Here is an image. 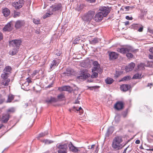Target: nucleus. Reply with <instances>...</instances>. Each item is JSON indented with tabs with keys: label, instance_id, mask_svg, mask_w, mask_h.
<instances>
[{
	"label": "nucleus",
	"instance_id": "obj_47",
	"mask_svg": "<svg viewBox=\"0 0 153 153\" xmlns=\"http://www.w3.org/2000/svg\"><path fill=\"white\" fill-rule=\"evenodd\" d=\"M127 113V111L126 110V111L123 112L122 114L124 117H125L126 116Z\"/></svg>",
	"mask_w": 153,
	"mask_h": 153
},
{
	"label": "nucleus",
	"instance_id": "obj_12",
	"mask_svg": "<svg viewBox=\"0 0 153 153\" xmlns=\"http://www.w3.org/2000/svg\"><path fill=\"white\" fill-rule=\"evenodd\" d=\"M124 103L122 101L117 102L114 105V108L117 110H122L124 108Z\"/></svg>",
	"mask_w": 153,
	"mask_h": 153
},
{
	"label": "nucleus",
	"instance_id": "obj_2",
	"mask_svg": "<svg viewBox=\"0 0 153 153\" xmlns=\"http://www.w3.org/2000/svg\"><path fill=\"white\" fill-rule=\"evenodd\" d=\"M117 51L124 54L130 52L136 53L138 51V49H134L131 46L127 45L123 46L120 48H117Z\"/></svg>",
	"mask_w": 153,
	"mask_h": 153
},
{
	"label": "nucleus",
	"instance_id": "obj_50",
	"mask_svg": "<svg viewBox=\"0 0 153 153\" xmlns=\"http://www.w3.org/2000/svg\"><path fill=\"white\" fill-rule=\"evenodd\" d=\"M126 18L128 20H132L133 19V18L132 17H130L128 16H126Z\"/></svg>",
	"mask_w": 153,
	"mask_h": 153
},
{
	"label": "nucleus",
	"instance_id": "obj_51",
	"mask_svg": "<svg viewBox=\"0 0 153 153\" xmlns=\"http://www.w3.org/2000/svg\"><path fill=\"white\" fill-rule=\"evenodd\" d=\"M77 109V108H76L75 106H74L70 110V111H71V110H72L73 111H76Z\"/></svg>",
	"mask_w": 153,
	"mask_h": 153
},
{
	"label": "nucleus",
	"instance_id": "obj_31",
	"mask_svg": "<svg viewBox=\"0 0 153 153\" xmlns=\"http://www.w3.org/2000/svg\"><path fill=\"white\" fill-rule=\"evenodd\" d=\"M142 77V74H140L138 73H137L136 74H135L132 77L133 79H140Z\"/></svg>",
	"mask_w": 153,
	"mask_h": 153
},
{
	"label": "nucleus",
	"instance_id": "obj_23",
	"mask_svg": "<svg viewBox=\"0 0 153 153\" xmlns=\"http://www.w3.org/2000/svg\"><path fill=\"white\" fill-rule=\"evenodd\" d=\"M12 70L11 68L9 66H7L4 68L3 71V73H8L10 74L11 73Z\"/></svg>",
	"mask_w": 153,
	"mask_h": 153
},
{
	"label": "nucleus",
	"instance_id": "obj_13",
	"mask_svg": "<svg viewBox=\"0 0 153 153\" xmlns=\"http://www.w3.org/2000/svg\"><path fill=\"white\" fill-rule=\"evenodd\" d=\"M21 42V41L20 40H12L11 42V43L13 47H16V48L19 49Z\"/></svg>",
	"mask_w": 153,
	"mask_h": 153
},
{
	"label": "nucleus",
	"instance_id": "obj_18",
	"mask_svg": "<svg viewBox=\"0 0 153 153\" xmlns=\"http://www.w3.org/2000/svg\"><path fill=\"white\" fill-rule=\"evenodd\" d=\"M13 29V25L11 24V22H10L7 23L3 28V30L5 31H10Z\"/></svg>",
	"mask_w": 153,
	"mask_h": 153
},
{
	"label": "nucleus",
	"instance_id": "obj_1",
	"mask_svg": "<svg viewBox=\"0 0 153 153\" xmlns=\"http://www.w3.org/2000/svg\"><path fill=\"white\" fill-rule=\"evenodd\" d=\"M123 140L121 137L120 136H117L115 137L113 139L112 144V148L115 150H119L121 149L123 147L125 146L128 143V141L126 142L124 144L123 146L121 144Z\"/></svg>",
	"mask_w": 153,
	"mask_h": 153
},
{
	"label": "nucleus",
	"instance_id": "obj_52",
	"mask_svg": "<svg viewBox=\"0 0 153 153\" xmlns=\"http://www.w3.org/2000/svg\"><path fill=\"white\" fill-rule=\"evenodd\" d=\"M143 29V27H140L138 30V31L140 32H142Z\"/></svg>",
	"mask_w": 153,
	"mask_h": 153
},
{
	"label": "nucleus",
	"instance_id": "obj_27",
	"mask_svg": "<svg viewBox=\"0 0 153 153\" xmlns=\"http://www.w3.org/2000/svg\"><path fill=\"white\" fill-rule=\"evenodd\" d=\"M106 83L107 84L110 85L114 82L113 79L110 77H107L105 80Z\"/></svg>",
	"mask_w": 153,
	"mask_h": 153
},
{
	"label": "nucleus",
	"instance_id": "obj_45",
	"mask_svg": "<svg viewBox=\"0 0 153 153\" xmlns=\"http://www.w3.org/2000/svg\"><path fill=\"white\" fill-rule=\"evenodd\" d=\"M138 67L139 69H143L144 68V64L143 63H140L138 65Z\"/></svg>",
	"mask_w": 153,
	"mask_h": 153
},
{
	"label": "nucleus",
	"instance_id": "obj_59",
	"mask_svg": "<svg viewBox=\"0 0 153 153\" xmlns=\"http://www.w3.org/2000/svg\"><path fill=\"white\" fill-rule=\"evenodd\" d=\"M131 7L130 6H126L125 7V9L126 10H129V9Z\"/></svg>",
	"mask_w": 153,
	"mask_h": 153
},
{
	"label": "nucleus",
	"instance_id": "obj_20",
	"mask_svg": "<svg viewBox=\"0 0 153 153\" xmlns=\"http://www.w3.org/2000/svg\"><path fill=\"white\" fill-rule=\"evenodd\" d=\"M135 66L134 63L133 62L131 63L126 68V71L127 72L131 71L134 68Z\"/></svg>",
	"mask_w": 153,
	"mask_h": 153
},
{
	"label": "nucleus",
	"instance_id": "obj_58",
	"mask_svg": "<svg viewBox=\"0 0 153 153\" xmlns=\"http://www.w3.org/2000/svg\"><path fill=\"white\" fill-rule=\"evenodd\" d=\"M87 1H89L91 3H93L96 0H86Z\"/></svg>",
	"mask_w": 153,
	"mask_h": 153
},
{
	"label": "nucleus",
	"instance_id": "obj_30",
	"mask_svg": "<svg viewBox=\"0 0 153 153\" xmlns=\"http://www.w3.org/2000/svg\"><path fill=\"white\" fill-rule=\"evenodd\" d=\"M70 87L68 86H65L61 87L60 90L62 91H69L70 90Z\"/></svg>",
	"mask_w": 153,
	"mask_h": 153
},
{
	"label": "nucleus",
	"instance_id": "obj_57",
	"mask_svg": "<svg viewBox=\"0 0 153 153\" xmlns=\"http://www.w3.org/2000/svg\"><path fill=\"white\" fill-rule=\"evenodd\" d=\"M97 71V72H98L99 74H101L102 71V70L100 68L99 70H98V71Z\"/></svg>",
	"mask_w": 153,
	"mask_h": 153
},
{
	"label": "nucleus",
	"instance_id": "obj_56",
	"mask_svg": "<svg viewBox=\"0 0 153 153\" xmlns=\"http://www.w3.org/2000/svg\"><path fill=\"white\" fill-rule=\"evenodd\" d=\"M148 30L149 32L153 34V29L149 28V29H148Z\"/></svg>",
	"mask_w": 153,
	"mask_h": 153
},
{
	"label": "nucleus",
	"instance_id": "obj_54",
	"mask_svg": "<svg viewBox=\"0 0 153 153\" xmlns=\"http://www.w3.org/2000/svg\"><path fill=\"white\" fill-rule=\"evenodd\" d=\"M149 51L150 52L153 53V47L150 48L149 49Z\"/></svg>",
	"mask_w": 153,
	"mask_h": 153
},
{
	"label": "nucleus",
	"instance_id": "obj_33",
	"mask_svg": "<svg viewBox=\"0 0 153 153\" xmlns=\"http://www.w3.org/2000/svg\"><path fill=\"white\" fill-rule=\"evenodd\" d=\"M14 99V96L12 94H10L8 96L7 100L6 101L7 102H10Z\"/></svg>",
	"mask_w": 153,
	"mask_h": 153
},
{
	"label": "nucleus",
	"instance_id": "obj_36",
	"mask_svg": "<svg viewBox=\"0 0 153 153\" xmlns=\"http://www.w3.org/2000/svg\"><path fill=\"white\" fill-rule=\"evenodd\" d=\"M98 42L99 40L97 38H94L93 39L91 40L90 42H91L92 44H94Z\"/></svg>",
	"mask_w": 153,
	"mask_h": 153
},
{
	"label": "nucleus",
	"instance_id": "obj_11",
	"mask_svg": "<svg viewBox=\"0 0 153 153\" xmlns=\"http://www.w3.org/2000/svg\"><path fill=\"white\" fill-rule=\"evenodd\" d=\"M104 17H105L101 12H98L95 15L93 19L97 22L101 21Z\"/></svg>",
	"mask_w": 153,
	"mask_h": 153
},
{
	"label": "nucleus",
	"instance_id": "obj_4",
	"mask_svg": "<svg viewBox=\"0 0 153 153\" xmlns=\"http://www.w3.org/2000/svg\"><path fill=\"white\" fill-rule=\"evenodd\" d=\"M58 153H67L68 145L67 143H61L56 145Z\"/></svg>",
	"mask_w": 153,
	"mask_h": 153
},
{
	"label": "nucleus",
	"instance_id": "obj_21",
	"mask_svg": "<svg viewBox=\"0 0 153 153\" xmlns=\"http://www.w3.org/2000/svg\"><path fill=\"white\" fill-rule=\"evenodd\" d=\"M130 88V85H123L120 86V89L124 91H128Z\"/></svg>",
	"mask_w": 153,
	"mask_h": 153
},
{
	"label": "nucleus",
	"instance_id": "obj_26",
	"mask_svg": "<svg viewBox=\"0 0 153 153\" xmlns=\"http://www.w3.org/2000/svg\"><path fill=\"white\" fill-rule=\"evenodd\" d=\"M114 131V128L113 126H111L109 127L106 134V135L107 136H109L110 134H111Z\"/></svg>",
	"mask_w": 153,
	"mask_h": 153
},
{
	"label": "nucleus",
	"instance_id": "obj_29",
	"mask_svg": "<svg viewBox=\"0 0 153 153\" xmlns=\"http://www.w3.org/2000/svg\"><path fill=\"white\" fill-rule=\"evenodd\" d=\"M18 48H15L12 50L10 51L9 52V54L11 55H14L16 54L18 51Z\"/></svg>",
	"mask_w": 153,
	"mask_h": 153
},
{
	"label": "nucleus",
	"instance_id": "obj_5",
	"mask_svg": "<svg viewBox=\"0 0 153 153\" xmlns=\"http://www.w3.org/2000/svg\"><path fill=\"white\" fill-rule=\"evenodd\" d=\"M10 74L8 73H3L1 74V77L2 79L1 84L4 86H7L10 82V79L8 78Z\"/></svg>",
	"mask_w": 153,
	"mask_h": 153
},
{
	"label": "nucleus",
	"instance_id": "obj_19",
	"mask_svg": "<svg viewBox=\"0 0 153 153\" xmlns=\"http://www.w3.org/2000/svg\"><path fill=\"white\" fill-rule=\"evenodd\" d=\"M68 146L70 150L73 152L76 153L79 151L77 148L74 146L71 142L69 144Z\"/></svg>",
	"mask_w": 153,
	"mask_h": 153
},
{
	"label": "nucleus",
	"instance_id": "obj_24",
	"mask_svg": "<svg viewBox=\"0 0 153 153\" xmlns=\"http://www.w3.org/2000/svg\"><path fill=\"white\" fill-rule=\"evenodd\" d=\"M73 71V69L70 68H68L66 69V71L63 74H65L67 76H70L71 75Z\"/></svg>",
	"mask_w": 153,
	"mask_h": 153
},
{
	"label": "nucleus",
	"instance_id": "obj_10",
	"mask_svg": "<svg viewBox=\"0 0 153 153\" xmlns=\"http://www.w3.org/2000/svg\"><path fill=\"white\" fill-rule=\"evenodd\" d=\"M51 8L53 12H55L57 10H61L62 7L61 3L55 4L53 5L50 7Z\"/></svg>",
	"mask_w": 153,
	"mask_h": 153
},
{
	"label": "nucleus",
	"instance_id": "obj_63",
	"mask_svg": "<svg viewBox=\"0 0 153 153\" xmlns=\"http://www.w3.org/2000/svg\"><path fill=\"white\" fill-rule=\"evenodd\" d=\"M125 25L126 26H127L129 25V22L128 21H126L125 22Z\"/></svg>",
	"mask_w": 153,
	"mask_h": 153
},
{
	"label": "nucleus",
	"instance_id": "obj_43",
	"mask_svg": "<svg viewBox=\"0 0 153 153\" xmlns=\"http://www.w3.org/2000/svg\"><path fill=\"white\" fill-rule=\"evenodd\" d=\"M80 39L79 37L75 39L74 42L73 43L75 44H78L79 42Z\"/></svg>",
	"mask_w": 153,
	"mask_h": 153
},
{
	"label": "nucleus",
	"instance_id": "obj_28",
	"mask_svg": "<svg viewBox=\"0 0 153 153\" xmlns=\"http://www.w3.org/2000/svg\"><path fill=\"white\" fill-rule=\"evenodd\" d=\"M65 98L64 95L62 93L58 95L57 99L58 101H62L64 100Z\"/></svg>",
	"mask_w": 153,
	"mask_h": 153
},
{
	"label": "nucleus",
	"instance_id": "obj_61",
	"mask_svg": "<svg viewBox=\"0 0 153 153\" xmlns=\"http://www.w3.org/2000/svg\"><path fill=\"white\" fill-rule=\"evenodd\" d=\"M27 81L28 82V84H29V83L30 82H31V80L29 79L28 78H27Z\"/></svg>",
	"mask_w": 153,
	"mask_h": 153
},
{
	"label": "nucleus",
	"instance_id": "obj_25",
	"mask_svg": "<svg viewBox=\"0 0 153 153\" xmlns=\"http://www.w3.org/2000/svg\"><path fill=\"white\" fill-rule=\"evenodd\" d=\"M2 13L5 16L7 17L10 14V11L8 8H5L3 9Z\"/></svg>",
	"mask_w": 153,
	"mask_h": 153
},
{
	"label": "nucleus",
	"instance_id": "obj_40",
	"mask_svg": "<svg viewBox=\"0 0 153 153\" xmlns=\"http://www.w3.org/2000/svg\"><path fill=\"white\" fill-rule=\"evenodd\" d=\"M131 28L134 29H137L139 27V25L137 24H134L131 25Z\"/></svg>",
	"mask_w": 153,
	"mask_h": 153
},
{
	"label": "nucleus",
	"instance_id": "obj_55",
	"mask_svg": "<svg viewBox=\"0 0 153 153\" xmlns=\"http://www.w3.org/2000/svg\"><path fill=\"white\" fill-rule=\"evenodd\" d=\"M149 57L150 59H153V55L149 54Z\"/></svg>",
	"mask_w": 153,
	"mask_h": 153
},
{
	"label": "nucleus",
	"instance_id": "obj_7",
	"mask_svg": "<svg viewBox=\"0 0 153 153\" xmlns=\"http://www.w3.org/2000/svg\"><path fill=\"white\" fill-rule=\"evenodd\" d=\"M99 10L100 11V12L102 13L104 16L105 17L110 13L111 11V9L108 7H102L100 8Z\"/></svg>",
	"mask_w": 153,
	"mask_h": 153
},
{
	"label": "nucleus",
	"instance_id": "obj_44",
	"mask_svg": "<svg viewBox=\"0 0 153 153\" xmlns=\"http://www.w3.org/2000/svg\"><path fill=\"white\" fill-rule=\"evenodd\" d=\"M76 111L77 113L78 112L80 114L83 113V111L81 107L79 108L78 109H77Z\"/></svg>",
	"mask_w": 153,
	"mask_h": 153
},
{
	"label": "nucleus",
	"instance_id": "obj_35",
	"mask_svg": "<svg viewBox=\"0 0 153 153\" xmlns=\"http://www.w3.org/2000/svg\"><path fill=\"white\" fill-rule=\"evenodd\" d=\"M43 142L45 143V144H49L53 143L54 141L52 140H50L48 139L45 140L43 141Z\"/></svg>",
	"mask_w": 153,
	"mask_h": 153
},
{
	"label": "nucleus",
	"instance_id": "obj_60",
	"mask_svg": "<svg viewBox=\"0 0 153 153\" xmlns=\"http://www.w3.org/2000/svg\"><path fill=\"white\" fill-rule=\"evenodd\" d=\"M128 147H129V146H128L127 147H126V149H125L124 150V151L122 153H126V150H127V149L128 148Z\"/></svg>",
	"mask_w": 153,
	"mask_h": 153
},
{
	"label": "nucleus",
	"instance_id": "obj_38",
	"mask_svg": "<svg viewBox=\"0 0 153 153\" xmlns=\"http://www.w3.org/2000/svg\"><path fill=\"white\" fill-rule=\"evenodd\" d=\"M131 77L130 76H126L123 77L121 81H127L130 79Z\"/></svg>",
	"mask_w": 153,
	"mask_h": 153
},
{
	"label": "nucleus",
	"instance_id": "obj_53",
	"mask_svg": "<svg viewBox=\"0 0 153 153\" xmlns=\"http://www.w3.org/2000/svg\"><path fill=\"white\" fill-rule=\"evenodd\" d=\"M3 38L2 33L0 32V41Z\"/></svg>",
	"mask_w": 153,
	"mask_h": 153
},
{
	"label": "nucleus",
	"instance_id": "obj_37",
	"mask_svg": "<svg viewBox=\"0 0 153 153\" xmlns=\"http://www.w3.org/2000/svg\"><path fill=\"white\" fill-rule=\"evenodd\" d=\"M20 15V13L16 11H14L13 15V17L16 18L19 17Z\"/></svg>",
	"mask_w": 153,
	"mask_h": 153
},
{
	"label": "nucleus",
	"instance_id": "obj_15",
	"mask_svg": "<svg viewBox=\"0 0 153 153\" xmlns=\"http://www.w3.org/2000/svg\"><path fill=\"white\" fill-rule=\"evenodd\" d=\"M59 63V59H56L54 60L51 64L50 67L51 69H54L56 66H57Z\"/></svg>",
	"mask_w": 153,
	"mask_h": 153
},
{
	"label": "nucleus",
	"instance_id": "obj_16",
	"mask_svg": "<svg viewBox=\"0 0 153 153\" xmlns=\"http://www.w3.org/2000/svg\"><path fill=\"white\" fill-rule=\"evenodd\" d=\"M10 115L9 114H3L1 118V120L2 123H7L9 120Z\"/></svg>",
	"mask_w": 153,
	"mask_h": 153
},
{
	"label": "nucleus",
	"instance_id": "obj_49",
	"mask_svg": "<svg viewBox=\"0 0 153 153\" xmlns=\"http://www.w3.org/2000/svg\"><path fill=\"white\" fill-rule=\"evenodd\" d=\"M33 21L34 23L36 24H38L39 23V21L38 19H34L33 20Z\"/></svg>",
	"mask_w": 153,
	"mask_h": 153
},
{
	"label": "nucleus",
	"instance_id": "obj_6",
	"mask_svg": "<svg viewBox=\"0 0 153 153\" xmlns=\"http://www.w3.org/2000/svg\"><path fill=\"white\" fill-rule=\"evenodd\" d=\"M81 73V75L77 77V78L79 79L85 80L90 76V74L87 72V70H83Z\"/></svg>",
	"mask_w": 153,
	"mask_h": 153
},
{
	"label": "nucleus",
	"instance_id": "obj_14",
	"mask_svg": "<svg viewBox=\"0 0 153 153\" xmlns=\"http://www.w3.org/2000/svg\"><path fill=\"white\" fill-rule=\"evenodd\" d=\"M119 54L114 52H110L109 53V58L111 60L117 59L118 57Z\"/></svg>",
	"mask_w": 153,
	"mask_h": 153
},
{
	"label": "nucleus",
	"instance_id": "obj_41",
	"mask_svg": "<svg viewBox=\"0 0 153 153\" xmlns=\"http://www.w3.org/2000/svg\"><path fill=\"white\" fill-rule=\"evenodd\" d=\"M98 76V74L96 72H93L91 76V77L92 78H96Z\"/></svg>",
	"mask_w": 153,
	"mask_h": 153
},
{
	"label": "nucleus",
	"instance_id": "obj_39",
	"mask_svg": "<svg viewBox=\"0 0 153 153\" xmlns=\"http://www.w3.org/2000/svg\"><path fill=\"white\" fill-rule=\"evenodd\" d=\"M15 111V109L14 108L12 107L8 109L7 111V113H12L14 112Z\"/></svg>",
	"mask_w": 153,
	"mask_h": 153
},
{
	"label": "nucleus",
	"instance_id": "obj_34",
	"mask_svg": "<svg viewBox=\"0 0 153 153\" xmlns=\"http://www.w3.org/2000/svg\"><path fill=\"white\" fill-rule=\"evenodd\" d=\"M83 7V6L82 4H77L76 7V10L78 11H79L82 10Z\"/></svg>",
	"mask_w": 153,
	"mask_h": 153
},
{
	"label": "nucleus",
	"instance_id": "obj_22",
	"mask_svg": "<svg viewBox=\"0 0 153 153\" xmlns=\"http://www.w3.org/2000/svg\"><path fill=\"white\" fill-rule=\"evenodd\" d=\"M93 64L94 66L92 71H98L100 70V65L97 61H94L93 62Z\"/></svg>",
	"mask_w": 153,
	"mask_h": 153
},
{
	"label": "nucleus",
	"instance_id": "obj_17",
	"mask_svg": "<svg viewBox=\"0 0 153 153\" xmlns=\"http://www.w3.org/2000/svg\"><path fill=\"white\" fill-rule=\"evenodd\" d=\"M58 101L57 99L54 97H51L47 98L45 100V102L48 104L55 102Z\"/></svg>",
	"mask_w": 153,
	"mask_h": 153
},
{
	"label": "nucleus",
	"instance_id": "obj_9",
	"mask_svg": "<svg viewBox=\"0 0 153 153\" xmlns=\"http://www.w3.org/2000/svg\"><path fill=\"white\" fill-rule=\"evenodd\" d=\"M25 25V22L24 20H18L15 22V27L16 29H18L23 27Z\"/></svg>",
	"mask_w": 153,
	"mask_h": 153
},
{
	"label": "nucleus",
	"instance_id": "obj_46",
	"mask_svg": "<svg viewBox=\"0 0 153 153\" xmlns=\"http://www.w3.org/2000/svg\"><path fill=\"white\" fill-rule=\"evenodd\" d=\"M52 14V13L51 14V13H46V14H45V15H44L43 16V18L44 19H45V18H46L48 17H49L51 15V14Z\"/></svg>",
	"mask_w": 153,
	"mask_h": 153
},
{
	"label": "nucleus",
	"instance_id": "obj_32",
	"mask_svg": "<svg viewBox=\"0 0 153 153\" xmlns=\"http://www.w3.org/2000/svg\"><path fill=\"white\" fill-rule=\"evenodd\" d=\"M48 134V131H46L44 132H42L39 134L38 136L37 137L38 139H39L40 137H44L45 135Z\"/></svg>",
	"mask_w": 153,
	"mask_h": 153
},
{
	"label": "nucleus",
	"instance_id": "obj_62",
	"mask_svg": "<svg viewBox=\"0 0 153 153\" xmlns=\"http://www.w3.org/2000/svg\"><path fill=\"white\" fill-rule=\"evenodd\" d=\"M153 85V83H148V85H147V87H149L150 86H152Z\"/></svg>",
	"mask_w": 153,
	"mask_h": 153
},
{
	"label": "nucleus",
	"instance_id": "obj_48",
	"mask_svg": "<svg viewBox=\"0 0 153 153\" xmlns=\"http://www.w3.org/2000/svg\"><path fill=\"white\" fill-rule=\"evenodd\" d=\"M1 95L0 94V104H1L3 103L5 100V99L4 98H1Z\"/></svg>",
	"mask_w": 153,
	"mask_h": 153
},
{
	"label": "nucleus",
	"instance_id": "obj_3",
	"mask_svg": "<svg viewBox=\"0 0 153 153\" xmlns=\"http://www.w3.org/2000/svg\"><path fill=\"white\" fill-rule=\"evenodd\" d=\"M95 14V11L90 10L83 16L82 18L85 23H89L93 19Z\"/></svg>",
	"mask_w": 153,
	"mask_h": 153
},
{
	"label": "nucleus",
	"instance_id": "obj_8",
	"mask_svg": "<svg viewBox=\"0 0 153 153\" xmlns=\"http://www.w3.org/2000/svg\"><path fill=\"white\" fill-rule=\"evenodd\" d=\"M24 2V0H19L18 1L13 2L12 5L16 9H19L23 6Z\"/></svg>",
	"mask_w": 153,
	"mask_h": 153
},
{
	"label": "nucleus",
	"instance_id": "obj_64",
	"mask_svg": "<svg viewBox=\"0 0 153 153\" xmlns=\"http://www.w3.org/2000/svg\"><path fill=\"white\" fill-rule=\"evenodd\" d=\"M140 141L139 140H137L135 141V143L137 144H138L140 143Z\"/></svg>",
	"mask_w": 153,
	"mask_h": 153
},
{
	"label": "nucleus",
	"instance_id": "obj_42",
	"mask_svg": "<svg viewBox=\"0 0 153 153\" xmlns=\"http://www.w3.org/2000/svg\"><path fill=\"white\" fill-rule=\"evenodd\" d=\"M126 56L127 57L128 59L132 58L133 57V55L132 53L129 52H128V53H127L126 54Z\"/></svg>",
	"mask_w": 153,
	"mask_h": 153
}]
</instances>
